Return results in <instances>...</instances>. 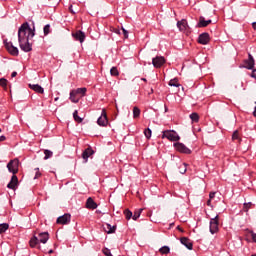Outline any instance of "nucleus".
Masks as SVG:
<instances>
[{
  "label": "nucleus",
  "mask_w": 256,
  "mask_h": 256,
  "mask_svg": "<svg viewBox=\"0 0 256 256\" xmlns=\"http://www.w3.org/2000/svg\"><path fill=\"white\" fill-rule=\"evenodd\" d=\"M35 37V28L31 29L29 23H23L18 29V43L20 49L25 53H29V51H33V44L29 42V39H33Z\"/></svg>",
  "instance_id": "1"
},
{
  "label": "nucleus",
  "mask_w": 256,
  "mask_h": 256,
  "mask_svg": "<svg viewBox=\"0 0 256 256\" xmlns=\"http://www.w3.org/2000/svg\"><path fill=\"white\" fill-rule=\"evenodd\" d=\"M7 169L9 173H12L13 175H17L19 173V159H13L10 160L7 164Z\"/></svg>",
  "instance_id": "2"
},
{
  "label": "nucleus",
  "mask_w": 256,
  "mask_h": 256,
  "mask_svg": "<svg viewBox=\"0 0 256 256\" xmlns=\"http://www.w3.org/2000/svg\"><path fill=\"white\" fill-rule=\"evenodd\" d=\"M168 139L169 141H179L181 137L177 135V132L173 130H165L163 131L162 139Z\"/></svg>",
  "instance_id": "3"
},
{
  "label": "nucleus",
  "mask_w": 256,
  "mask_h": 256,
  "mask_svg": "<svg viewBox=\"0 0 256 256\" xmlns=\"http://www.w3.org/2000/svg\"><path fill=\"white\" fill-rule=\"evenodd\" d=\"M219 231V215H216L210 220V233L215 235Z\"/></svg>",
  "instance_id": "4"
},
{
  "label": "nucleus",
  "mask_w": 256,
  "mask_h": 256,
  "mask_svg": "<svg viewBox=\"0 0 256 256\" xmlns=\"http://www.w3.org/2000/svg\"><path fill=\"white\" fill-rule=\"evenodd\" d=\"M5 47L7 51L13 55L14 57H17L19 55V49L13 45V42H7L4 41Z\"/></svg>",
  "instance_id": "5"
},
{
  "label": "nucleus",
  "mask_w": 256,
  "mask_h": 256,
  "mask_svg": "<svg viewBox=\"0 0 256 256\" xmlns=\"http://www.w3.org/2000/svg\"><path fill=\"white\" fill-rule=\"evenodd\" d=\"M152 65L156 69H161V67H163V65H165V57L156 56L155 58L152 59Z\"/></svg>",
  "instance_id": "6"
},
{
  "label": "nucleus",
  "mask_w": 256,
  "mask_h": 256,
  "mask_svg": "<svg viewBox=\"0 0 256 256\" xmlns=\"http://www.w3.org/2000/svg\"><path fill=\"white\" fill-rule=\"evenodd\" d=\"M174 147L176 150L179 151V153H185L186 155H191V149L187 148L185 144L181 142L174 143Z\"/></svg>",
  "instance_id": "7"
},
{
  "label": "nucleus",
  "mask_w": 256,
  "mask_h": 256,
  "mask_svg": "<svg viewBox=\"0 0 256 256\" xmlns=\"http://www.w3.org/2000/svg\"><path fill=\"white\" fill-rule=\"evenodd\" d=\"M107 123H109V120L107 119V111L103 109L101 116L97 120V124L100 127H107Z\"/></svg>",
  "instance_id": "8"
},
{
  "label": "nucleus",
  "mask_w": 256,
  "mask_h": 256,
  "mask_svg": "<svg viewBox=\"0 0 256 256\" xmlns=\"http://www.w3.org/2000/svg\"><path fill=\"white\" fill-rule=\"evenodd\" d=\"M56 223L59 225H69L71 223V214H64L57 218Z\"/></svg>",
  "instance_id": "9"
},
{
  "label": "nucleus",
  "mask_w": 256,
  "mask_h": 256,
  "mask_svg": "<svg viewBox=\"0 0 256 256\" xmlns=\"http://www.w3.org/2000/svg\"><path fill=\"white\" fill-rule=\"evenodd\" d=\"M17 185H19V178H17V175H12L7 187L8 189H13L15 191V189H17Z\"/></svg>",
  "instance_id": "10"
},
{
  "label": "nucleus",
  "mask_w": 256,
  "mask_h": 256,
  "mask_svg": "<svg viewBox=\"0 0 256 256\" xmlns=\"http://www.w3.org/2000/svg\"><path fill=\"white\" fill-rule=\"evenodd\" d=\"M72 37L75 38V41H79L80 43H83L85 41V33L81 30H78L76 32L72 33Z\"/></svg>",
  "instance_id": "11"
},
{
  "label": "nucleus",
  "mask_w": 256,
  "mask_h": 256,
  "mask_svg": "<svg viewBox=\"0 0 256 256\" xmlns=\"http://www.w3.org/2000/svg\"><path fill=\"white\" fill-rule=\"evenodd\" d=\"M209 41H210L209 33L204 32L199 35L198 43H200V45H207V43H209Z\"/></svg>",
  "instance_id": "12"
},
{
  "label": "nucleus",
  "mask_w": 256,
  "mask_h": 256,
  "mask_svg": "<svg viewBox=\"0 0 256 256\" xmlns=\"http://www.w3.org/2000/svg\"><path fill=\"white\" fill-rule=\"evenodd\" d=\"M244 65L246 69H253V67H255V59L253 58V55H248V59L244 61Z\"/></svg>",
  "instance_id": "13"
},
{
  "label": "nucleus",
  "mask_w": 256,
  "mask_h": 256,
  "mask_svg": "<svg viewBox=\"0 0 256 256\" xmlns=\"http://www.w3.org/2000/svg\"><path fill=\"white\" fill-rule=\"evenodd\" d=\"M180 242L182 243V245H184V247L188 248L189 251H191L193 249V242H191V240L187 237H182L180 238Z\"/></svg>",
  "instance_id": "14"
},
{
  "label": "nucleus",
  "mask_w": 256,
  "mask_h": 256,
  "mask_svg": "<svg viewBox=\"0 0 256 256\" xmlns=\"http://www.w3.org/2000/svg\"><path fill=\"white\" fill-rule=\"evenodd\" d=\"M212 21L211 20H205V17L200 16L199 17V22L197 24L198 28H203V27H207L208 25H211Z\"/></svg>",
  "instance_id": "15"
},
{
  "label": "nucleus",
  "mask_w": 256,
  "mask_h": 256,
  "mask_svg": "<svg viewBox=\"0 0 256 256\" xmlns=\"http://www.w3.org/2000/svg\"><path fill=\"white\" fill-rule=\"evenodd\" d=\"M39 239H38V242L40 243H47V241H49V233L48 232H42V233H39L38 235Z\"/></svg>",
  "instance_id": "16"
},
{
  "label": "nucleus",
  "mask_w": 256,
  "mask_h": 256,
  "mask_svg": "<svg viewBox=\"0 0 256 256\" xmlns=\"http://www.w3.org/2000/svg\"><path fill=\"white\" fill-rule=\"evenodd\" d=\"M29 87L30 89H32V91H35L36 93H45V90L39 84H29Z\"/></svg>",
  "instance_id": "17"
},
{
  "label": "nucleus",
  "mask_w": 256,
  "mask_h": 256,
  "mask_svg": "<svg viewBox=\"0 0 256 256\" xmlns=\"http://www.w3.org/2000/svg\"><path fill=\"white\" fill-rule=\"evenodd\" d=\"M93 153H95L93 151V149L91 148H87L83 153H82V158L84 159L85 163H87V160L89 159V157H91V155H93Z\"/></svg>",
  "instance_id": "18"
},
{
  "label": "nucleus",
  "mask_w": 256,
  "mask_h": 256,
  "mask_svg": "<svg viewBox=\"0 0 256 256\" xmlns=\"http://www.w3.org/2000/svg\"><path fill=\"white\" fill-rule=\"evenodd\" d=\"M86 208L87 209H97V203L93 198L89 197L86 201Z\"/></svg>",
  "instance_id": "19"
},
{
  "label": "nucleus",
  "mask_w": 256,
  "mask_h": 256,
  "mask_svg": "<svg viewBox=\"0 0 256 256\" xmlns=\"http://www.w3.org/2000/svg\"><path fill=\"white\" fill-rule=\"evenodd\" d=\"M80 99L81 97L77 95L74 90L70 92V101H72V103H79Z\"/></svg>",
  "instance_id": "20"
},
{
  "label": "nucleus",
  "mask_w": 256,
  "mask_h": 256,
  "mask_svg": "<svg viewBox=\"0 0 256 256\" xmlns=\"http://www.w3.org/2000/svg\"><path fill=\"white\" fill-rule=\"evenodd\" d=\"M177 27L180 31H186L187 30V20H182L177 22Z\"/></svg>",
  "instance_id": "21"
},
{
  "label": "nucleus",
  "mask_w": 256,
  "mask_h": 256,
  "mask_svg": "<svg viewBox=\"0 0 256 256\" xmlns=\"http://www.w3.org/2000/svg\"><path fill=\"white\" fill-rule=\"evenodd\" d=\"M117 229L116 226H111V224H106L104 226V231L108 234L115 233V230Z\"/></svg>",
  "instance_id": "22"
},
{
  "label": "nucleus",
  "mask_w": 256,
  "mask_h": 256,
  "mask_svg": "<svg viewBox=\"0 0 256 256\" xmlns=\"http://www.w3.org/2000/svg\"><path fill=\"white\" fill-rule=\"evenodd\" d=\"M30 247H37L39 245V238L37 236H33L29 241Z\"/></svg>",
  "instance_id": "23"
},
{
  "label": "nucleus",
  "mask_w": 256,
  "mask_h": 256,
  "mask_svg": "<svg viewBox=\"0 0 256 256\" xmlns=\"http://www.w3.org/2000/svg\"><path fill=\"white\" fill-rule=\"evenodd\" d=\"M75 94L80 97H85V93H87V88H77L76 90H73Z\"/></svg>",
  "instance_id": "24"
},
{
  "label": "nucleus",
  "mask_w": 256,
  "mask_h": 256,
  "mask_svg": "<svg viewBox=\"0 0 256 256\" xmlns=\"http://www.w3.org/2000/svg\"><path fill=\"white\" fill-rule=\"evenodd\" d=\"M141 117V109L139 107L135 106L133 108V119H139Z\"/></svg>",
  "instance_id": "25"
},
{
  "label": "nucleus",
  "mask_w": 256,
  "mask_h": 256,
  "mask_svg": "<svg viewBox=\"0 0 256 256\" xmlns=\"http://www.w3.org/2000/svg\"><path fill=\"white\" fill-rule=\"evenodd\" d=\"M232 140L241 143V136L239 135V130L234 131V133L232 134Z\"/></svg>",
  "instance_id": "26"
},
{
  "label": "nucleus",
  "mask_w": 256,
  "mask_h": 256,
  "mask_svg": "<svg viewBox=\"0 0 256 256\" xmlns=\"http://www.w3.org/2000/svg\"><path fill=\"white\" fill-rule=\"evenodd\" d=\"M141 213H143V208L136 210L132 216L133 221H137V219L141 217Z\"/></svg>",
  "instance_id": "27"
},
{
  "label": "nucleus",
  "mask_w": 256,
  "mask_h": 256,
  "mask_svg": "<svg viewBox=\"0 0 256 256\" xmlns=\"http://www.w3.org/2000/svg\"><path fill=\"white\" fill-rule=\"evenodd\" d=\"M74 121L77 123H83V118L79 117V112L77 110L73 113Z\"/></svg>",
  "instance_id": "28"
},
{
  "label": "nucleus",
  "mask_w": 256,
  "mask_h": 256,
  "mask_svg": "<svg viewBox=\"0 0 256 256\" xmlns=\"http://www.w3.org/2000/svg\"><path fill=\"white\" fill-rule=\"evenodd\" d=\"M179 173H181V175H185V173H187V164L183 163L179 166Z\"/></svg>",
  "instance_id": "29"
},
{
  "label": "nucleus",
  "mask_w": 256,
  "mask_h": 256,
  "mask_svg": "<svg viewBox=\"0 0 256 256\" xmlns=\"http://www.w3.org/2000/svg\"><path fill=\"white\" fill-rule=\"evenodd\" d=\"M190 119L194 122V123H198L199 122V114L197 113H192L190 114Z\"/></svg>",
  "instance_id": "30"
},
{
  "label": "nucleus",
  "mask_w": 256,
  "mask_h": 256,
  "mask_svg": "<svg viewBox=\"0 0 256 256\" xmlns=\"http://www.w3.org/2000/svg\"><path fill=\"white\" fill-rule=\"evenodd\" d=\"M159 251L162 253V255H167L171 251V249L168 246H163L159 249Z\"/></svg>",
  "instance_id": "31"
},
{
  "label": "nucleus",
  "mask_w": 256,
  "mask_h": 256,
  "mask_svg": "<svg viewBox=\"0 0 256 256\" xmlns=\"http://www.w3.org/2000/svg\"><path fill=\"white\" fill-rule=\"evenodd\" d=\"M44 159L47 160V159H51V157H53V152L51 150H44Z\"/></svg>",
  "instance_id": "32"
},
{
  "label": "nucleus",
  "mask_w": 256,
  "mask_h": 256,
  "mask_svg": "<svg viewBox=\"0 0 256 256\" xmlns=\"http://www.w3.org/2000/svg\"><path fill=\"white\" fill-rule=\"evenodd\" d=\"M7 229H9V224H7V223L0 224V234L5 233V231H7Z\"/></svg>",
  "instance_id": "33"
},
{
  "label": "nucleus",
  "mask_w": 256,
  "mask_h": 256,
  "mask_svg": "<svg viewBox=\"0 0 256 256\" xmlns=\"http://www.w3.org/2000/svg\"><path fill=\"white\" fill-rule=\"evenodd\" d=\"M124 215H125L126 219L129 221V219H131V217H133V212H131L129 209H125Z\"/></svg>",
  "instance_id": "34"
},
{
  "label": "nucleus",
  "mask_w": 256,
  "mask_h": 256,
  "mask_svg": "<svg viewBox=\"0 0 256 256\" xmlns=\"http://www.w3.org/2000/svg\"><path fill=\"white\" fill-rule=\"evenodd\" d=\"M251 207H253V203H251V202L244 203L243 211H245V213H247L249 211V209H251Z\"/></svg>",
  "instance_id": "35"
},
{
  "label": "nucleus",
  "mask_w": 256,
  "mask_h": 256,
  "mask_svg": "<svg viewBox=\"0 0 256 256\" xmlns=\"http://www.w3.org/2000/svg\"><path fill=\"white\" fill-rule=\"evenodd\" d=\"M44 31V35H48L49 33H51V25L47 24L44 26L43 28Z\"/></svg>",
  "instance_id": "36"
},
{
  "label": "nucleus",
  "mask_w": 256,
  "mask_h": 256,
  "mask_svg": "<svg viewBox=\"0 0 256 256\" xmlns=\"http://www.w3.org/2000/svg\"><path fill=\"white\" fill-rule=\"evenodd\" d=\"M110 74L114 77H117V75H119V70H117V67H112L110 70Z\"/></svg>",
  "instance_id": "37"
},
{
  "label": "nucleus",
  "mask_w": 256,
  "mask_h": 256,
  "mask_svg": "<svg viewBox=\"0 0 256 256\" xmlns=\"http://www.w3.org/2000/svg\"><path fill=\"white\" fill-rule=\"evenodd\" d=\"M170 87H179V82H177V79H172L169 81Z\"/></svg>",
  "instance_id": "38"
},
{
  "label": "nucleus",
  "mask_w": 256,
  "mask_h": 256,
  "mask_svg": "<svg viewBox=\"0 0 256 256\" xmlns=\"http://www.w3.org/2000/svg\"><path fill=\"white\" fill-rule=\"evenodd\" d=\"M151 129L147 128L144 130V135L147 139H151Z\"/></svg>",
  "instance_id": "39"
},
{
  "label": "nucleus",
  "mask_w": 256,
  "mask_h": 256,
  "mask_svg": "<svg viewBox=\"0 0 256 256\" xmlns=\"http://www.w3.org/2000/svg\"><path fill=\"white\" fill-rule=\"evenodd\" d=\"M102 253H104L106 256H113V254H111V250H109V248H103Z\"/></svg>",
  "instance_id": "40"
},
{
  "label": "nucleus",
  "mask_w": 256,
  "mask_h": 256,
  "mask_svg": "<svg viewBox=\"0 0 256 256\" xmlns=\"http://www.w3.org/2000/svg\"><path fill=\"white\" fill-rule=\"evenodd\" d=\"M0 86L1 87H7V79L1 78L0 79Z\"/></svg>",
  "instance_id": "41"
},
{
  "label": "nucleus",
  "mask_w": 256,
  "mask_h": 256,
  "mask_svg": "<svg viewBox=\"0 0 256 256\" xmlns=\"http://www.w3.org/2000/svg\"><path fill=\"white\" fill-rule=\"evenodd\" d=\"M35 171H36V174L34 179H39V177H41V172H39V168H36Z\"/></svg>",
  "instance_id": "42"
},
{
  "label": "nucleus",
  "mask_w": 256,
  "mask_h": 256,
  "mask_svg": "<svg viewBox=\"0 0 256 256\" xmlns=\"http://www.w3.org/2000/svg\"><path fill=\"white\" fill-rule=\"evenodd\" d=\"M122 32H123V35H124V39H128L129 32H127V30H125L124 28H122Z\"/></svg>",
  "instance_id": "43"
},
{
  "label": "nucleus",
  "mask_w": 256,
  "mask_h": 256,
  "mask_svg": "<svg viewBox=\"0 0 256 256\" xmlns=\"http://www.w3.org/2000/svg\"><path fill=\"white\" fill-rule=\"evenodd\" d=\"M251 237H252V240L254 241V243H256V233L255 232H251Z\"/></svg>",
  "instance_id": "44"
},
{
  "label": "nucleus",
  "mask_w": 256,
  "mask_h": 256,
  "mask_svg": "<svg viewBox=\"0 0 256 256\" xmlns=\"http://www.w3.org/2000/svg\"><path fill=\"white\" fill-rule=\"evenodd\" d=\"M209 199L210 200L215 199V192H210Z\"/></svg>",
  "instance_id": "45"
},
{
  "label": "nucleus",
  "mask_w": 256,
  "mask_h": 256,
  "mask_svg": "<svg viewBox=\"0 0 256 256\" xmlns=\"http://www.w3.org/2000/svg\"><path fill=\"white\" fill-rule=\"evenodd\" d=\"M251 77H252L253 79H256V69H254V70L252 71Z\"/></svg>",
  "instance_id": "46"
},
{
  "label": "nucleus",
  "mask_w": 256,
  "mask_h": 256,
  "mask_svg": "<svg viewBox=\"0 0 256 256\" xmlns=\"http://www.w3.org/2000/svg\"><path fill=\"white\" fill-rule=\"evenodd\" d=\"M114 33H116L117 35H121V30H119V28H115Z\"/></svg>",
  "instance_id": "47"
},
{
  "label": "nucleus",
  "mask_w": 256,
  "mask_h": 256,
  "mask_svg": "<svg viewBox=\"0 0 256 256\" xmlns=\"http://www.w3.org/2000/svg\"><path fill=\"white\" fill-rule=\"evenodd\" d=\"M69 11H70V13H72L73 15H75V12L73 11V6H72V5L69 7Z\"/></svg>",
  "instance_id": "48"
},
{
  "label": "nucleus",
  "mask_w": 256,
  "mask_h": 256,
  "mask_svg": "<svg viewBox=\"0 0 256 256\" xmlns=\"http://www.w3.org/2000/svg\"><path fill=\"white\" fill-rule=\"evenodd\" d=\"M7 138L5 136H0V142L5 141Z\"/></svg>",
  "instance_id": "49"
},
{
  "label": "nucleus",
  "mask_w": 256,
  "mask_h": 256,
  "mask_svg": "<svg viewBox=\"0 0 256 256\" xmlns=\"http://www.w3.org/2000/svg\"><path fill=\"white\" fill-rule=\"evenodd\" d=\"M207 205H208V207H213V205H211V200H210V198H209V200L207 201Z\"/></svg>",
  "instance_id": "50"
},
{
  "label": "nucleus",
  "mask_w": 256,
  "mask_h": 256,
  "mask_svg": "<svg viewBox=\"0 0 256 256\" xmlns=\"http://www.w3.org/2000/svg\"><path fill=\"white\" fill-rule=\"evenodd\" d=\"M178 231H180L181 233H183V228H181V226H177Z\"/></svg>",
  "instance_id": "51"
},
{
  "label": "nucleus",
  "mask_w": 256,
  "mask_h": 256,
  "mask_svg": "<svg viewBox=\"0 0 256 256\" xmlns=\"http://www.w3.org/2000/svg\"><path fill=\"white\" fill-rule=\"evenodd\" d=\"M11 77H17V72H12Z\"/></svg>",
  "instance_id": "52"
},
{
  "label": "nucleus",
  "mask_w": 256,
  "mask_h": 256,
  "mask_svg": "<svg viewBox=\"0 0 256 256\" xmlns=\"http://www.w3.org/2000/svg\"><path fill=\"white\" fill-rule=\"evenodd\" d=\"M253 29H256V22L252 23Z\"/></svg>",
  "instance_id": "53"
},
{
  "label": "nucleus",
  "mask_w": 256,
  "mask_h": 256,
  "mask_svg": "<svg viewBox=\"0 0 256 256\" xmlns=\"http://www.w3.org/2000/svg\"><path fill=\"white\" fill-rule=\"evenodd\" d=\"M50 255H51V253H53V250H49V252H48Z\"/></svg>",
  "instance_id": "54"
},
{
  "label": "nucleus",
  "mask_w": 256,
  "mask_h": 256,
  "mask_svg": "<svg viewBox=\"0 0 256 256\" xmlns=\"http://www.w3.org/2000/svg\"><path fill=\"white\" fill-rule=\"evenodd\" d=\"M55 101H59V97L55 98Z\"/></svg>",
  "instance_id": "55"
},
{
  "label": "nucleus",
  "mask_w": 256,
  "mask_h": 256,
  "mask_svg": "<svg viewBox=\"0 0 256 256\" xmlns=\"http://www.w3.org/2000/svg\"><path fill=\"white\" fill-rule=\"evenodd\" d=\"M142 81H147V79H145V78H142Z\"/></svg>",
  "instance_id": "56"
},
{
  "label": "nucleus",
  "mask_w": 256,
  "mask_h": 256,
  "mask_svg": "<svg viewBox=\"0 0 256 256\" xmlns=\"http://www.w3.org/2000/svg\"><path fill=\"white\" fill-rule=\"evenodd\" d=\"M252 256H256V254L252 255Z\"/></svg>",
  "instance_id": "57"
},
{
  "label": "nucleus",
  "mask_w": 256,
  "mask_h": 256,
  "mask_svg": "<svg viewBox=\"0 0 256 256\" xmlns=\"http://www.w3.org/2000/svg\"><path fill=\"white\" fill-rule=\"evenodd\" d=\"M0 133H1V128H0Z\"/></svg>",
  "instance_id": "58"
}]
</instances>
